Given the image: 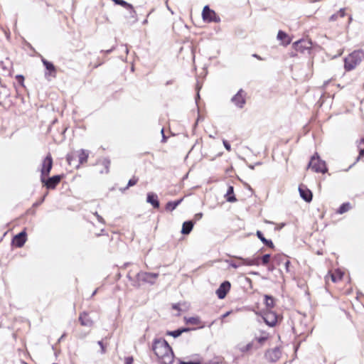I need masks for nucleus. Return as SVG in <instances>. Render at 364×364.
<instances>
[{"mask_svg":"<svg viewBox=\"0 0 364 364\" xmlns=\"http://www.w3.org/2000/svg\"><path fill=\"white\" fill-rule=\"evenodd\" d=\"M153 351L161 364H171L174 360V354L168 343H154Z\"/></svg>","mask_w":364,"mask_h":364,"instance_id":"1","label":"nucleus"},{"mask_svg":"<svg viewBox=\"0 0 364 364\" xmlns=\"http://www.w3.org/2000/svg\"><path fill=\"white\" fill-rule=\"evenodd\" d=\"M364 59V52L362 50H354L344 58V69L346 71L354 70Z\"/></svg>","mask_w":364,"mask_h":364,"instance_id":"2","label":"nucleus"},{"mask_svg":"<svg viewBox=\"0 0 364 364\" xmlns=\"http://www.w3.org/2000/svg\"><path fill=\"white\" fill-rule=\"evenodd\" d=\"M308 168H311L316 173H325L328 171L326 162L321 159L316 152L311 156Z\"/></svg>","mask_w":364,"mask_h":364,"instance_id":"3","label":"nucleus"},{"mask_svg":"<svg viewBox=\"0 0 364 364\" xmlns=\"http://www.w3.org/2000/svg\"><path fill=\"white\" fill-rule=\"evenodd\" d=\"M158 277V273L139 272L136 274V281L134 282L133 286L136 287H139L141 285L140 282L153 285L155 283V279Z\"/></svg>","mask_w":364,"mask_h":364,"instance_id":"4","label":"nucleus"},{"mask_svg":"<svg viewBox=\"0 0 364 364\" xmlns=\"http://www.w3.org/2000/svg\"><path fill=\"white\" fill-rule=\"evenodd\" d=\"M312 43L309 40L300 39L294 42L292 45L293 48L301 53H309L311 49Z\"/></svg>","mask_w":364,"mask_h":364,"instance_id":"5","label":"nucleus"},{"mask_svg":"<svg viewBox=\"0 0 364 364\" xmlns=\"http://www.w3.org/2000/svg\"><path fill=\"white\" fill-rule=\"evenodd\" d=\"M202 17L205 22H215L218 23L220 21V18L217 16L216 13L210 9L209 6H204L202 11Z\"/></svg>","mask_w":364,"mask_h":364,"instance_id":"6","label":"nucleus"},{"mask_svg":"<svg viewBox=\"0 0 364 364\" xmlns=\"http://www.w3.org/2000/svg\"><path fill=\"white\" fill-rule=\"evenodd\" d=\"M61 178L60 175H55L48 178H46V176H41V181L46 188L54 189L60 182Z\"/></svg>","mask_w":364,"mask_h":364,"instance_id":"7","label":"nucleus"},{"mask_svg":"<svg viewBox=\"0 0 364 364\" xmlns=\"http://www.w3.org/2000/svg\"><path fill=\"white\" fill-rule=\"evenodd\" d=\"M230 100L237 108L242 109L246 103V92L240 89Z\"/></svg>","mask_w":364,"mask_h":364,"instance_id":"8","label":"nucleus"},{"mask_svg":"<svg viewBox=\"0 0 364 364\" xmlns=\"http://www.w3.org/2000/svg\"><path fill=\"white\" fill-rule=\"evenodd\" d=\"M41 61L46 70V71L45 72V74H44L45 77L48 80H50L49 77H55L57 70H56V68L53 65V63L52 62L47 60L46 59H45L43 58L41 59Z\"/></svg>","mask_w":364,"mask_h":364,"instance_id":"9","label":"nucleus"},{"mask_svg":"<svg viewBox=\"0 0 364 364\" xmlns=\"http://www.w3.org/2000/svg\"><path fill=\"white\" fill-rule=\"evenodd\" d=\"M53 167V159L50 154H48L42 162L41 176H47L49 175Z\"/></svg>","mask_w":364,"mask_h":364,"instance_id":"10","label":"nucleus"},{"mask_svg":"<svg viewBox=\"0 0 364 364\" xmlns=\"http://www.w3.org/2000/svg\"><path fill=\"white\" fill-rule=\"evenodd\" d=\"M230 287L231 284L230 282L224 281L222 282L215 292L218 299H223L229 292Z\"/></svg>","mask_w":364,"mask_h":364,"instance_id":"11","label":"nucleus"},{"mask_svg":"<svg viewBox=\"0 0 364 364\" xmlns=\"http://www.w3.org/2000/svg\"><path fill=\"white\" fill-rule=\"evenodd\" d=\"M282 356V351L279 348H275L269 350L265 353V357L267 360L272 363H275L279 360Z\"/></svg>","mask_w":364,"mask_h":364,"instance_id":"12","label":"nucleus"},{"mask_svg":"<svg viewBox=\"0 0 364 364\" xmlns=\"http://www.w3.org/2000/svg\"><path fill=\"white\" fill-rule=\"evenodd\" d=\"M26 230H22L18 234L16 235L12 240V242L17 247H21L24 245L26 242Z\"/></svg>","mask_w":364,"mask_h":364,"instance_id":"13","label":"nucleus"},{"mask_svg":"<svg viewBox=\"0 0 364 364\" xmlns=\"http://www.w3.org/2000/svg\"><path fill=\"white\" fill-rule=\"evenodd\" d=\"M299 195L301 198L306 202L309 203L312 200L313 194L311 191L304 186L299 187Z\"/></svg>","mask_w":364,"mask_h":364,"instance_id":"14","label":"nucleus"},{"mask_svg":"<svg viewBox=\"0 0 364 364\" xmlns=\"http://www.w3.org/2000/svg\"><path fill=\"white\" fill-rule=\"evenodd\" d=\"M79 321L82 326L87 327H91L94 323L89 314L85 311L80 314Z\"/></svg>","mask_w":364,"mask_h":364,"instance_id":"15","label":"nucleus"},{"mask_svg":"<svg viewBox=\"0 0 364 364\" xmlns=\"http://www.w3.org/2000/svg\"><path fill=\"white\" fill-rule=\"evenodd\" d=\"M236 259H240L242 262V264L252 266L256 265L259 266L260 264V257H257L255 258H243L241 257H235Z\"/></svg>","mask_w":364,"mask_h":364,"instance_id":"16","label":"nucleus"},{"mask_svg":"<svg viewBox=\"0 0 364 364\" xmlns=\"http://www.w3.org/2000/svg\"><path fill=\"white\" fill-rule=\"evenodd\" d=\"M263 318L265 321V323L269 326H274L276 325L277 322V315L273 312H269L265 314V315L263 316Z\"/></svg>","mask_w":364,"mask_h":364,"instance_id":"17","label":"nucleus"},{"mask_svg":"<svg viewBox=\"0 0 364 364\" xmlns=\"http://www.w3.org/2000/svg\"><path fill=\"white\" fill-rule=\"evenodd\" d=\"M277 38L279 41H281V45L284 46H287L291 43V39L287 35V33L282 30L279 31Z\"/></svg>","mask_w":364,"mask_h":364,"instance_id":"18","label":"nucleus"},{"mask_svg":"<svg viewBox=\"0 0 364 364\" xmlns=\"http://www.w3.org/2000/svg\"><path fill=\"white\" fill-rule=\"evenodd\" d=\"M146 202L150 203L154 208H159L160 203L156 193L150 192L147 193Z\"/></svg>","mask_w":364,"mask_h":364,"instance_id":"19","label":"nucleus"},{"mask_svg":"<svg viewBox=\"0 0 364 364\" xmlns=\"http://www.w3.org/2000/svg\"><path fill=\"white\" fill-rule=\"evenodd\" d=\"M191 330H196V328H186V327L179 328L174 331H166L165 334L166 336H173V338H177L179 336H181L183 332H188Z\"/></svg>","mask_w":364,"mask_h":364,"instance_id":"20","label":"nucleus"},{"mask_svg":"<svg viewBox=\"0 0 364 364\" xmlns=\"http://www.w3.org/2000/svg\"><path fill=\"white\" fill-rule=\"evenodd\" d=\"M113 1L117 4V5H120L127 9L129 10V13H130V15L132 17H134L135 15H136V11L134 9V7L132 4L127 3V1H125L124 0H113Z\"/></svg>","mask_w":364,"mask_h":364,"instance_id":"21","label":"nucleus"},{"mask_svg":"<svg viewBox=\"0 0 364 364\" xmlns=\"http://www.w3.org/2000/svg\"><path fill=\"white\" fill-rule=\"evenodd\" d=\"M194 222L193 220H187L183 223L181 232L183 235H188L193 230Z\"/></svg>","mask_w":364,"mask_h":364,"instance_id":"22","label":"nucleus"},{"mask_svg":"<svg viewBox=\"0 0 364 364\" xmlns=\"http://www.w3.org/2000/svg\"><path fill=\"white\" fill-rule=\"evenodd\" d=\"M257 237L260 240V241L267 247L269 248H274V245L271 240L266 239L264 237L263 233L260 230H257L256 232Z\"/></svg>","mask_w":364,"mask_h":364,"instance_id":"23","label":"nucleus"},{"mask_svg":"<svg viewBox=\"0 0 364 364\" xmlns=\"http://www.w3.org/2000/svg\"><path fill=\"white\" fill-rule=\"evenodd\" d=\"M77 158H78V164H76L75 166L79 167L80 164H82L87 161L88 153L84 149H80V153L77 154Z\"/></svg>","mask_w":364,"mask_h":364,"instance_id":"24","label":"nucleus"},{"mask_svg":"<svg viewBox=\"0 0 364 364\" xmlns=\"http://www.w3.org/2000/svg\"><path fill=\"white\" fill-rule=\"evenodd\" d=\"M226 200L230 203H234L237 201V198L234 194V188L232 186H230L228 188L226 195H225Z\"/></svg>","mask_w":364,"mask_h":364,"instance_id":"25","label":"nucleus"},{"mask_svg":"<svg viewBox=\"0 0 364 364\" xmlns=\"http://www.w3.org/2000/svg\"><path fill=\"white\" fill-rule=\"evenodd\" d=\"M183 198H180L176 200L168 202L166 205V209L169 211H173V210H175L176 208V207L179 204H181V203L183 201Z\"/></svg>","mask_w":364,"mask_h":364,"instance_id":"26","label":"nucleus"},{"mask_svg":"<svg viewBox=\"0 0 364 364\" xmlns=\"http://www.w3.org/2000/svg\"><path fill=\"white\" fill-rule=\"evenodd\" d=\"M264 304L267 309H271L274 306V299L270 295H264Z\"/></svg>","mask_w":364,"mask_h":364,"instance_id":"27","label":"nucleus"},{"mask_svg":"<svg viewBox=\"0 0 364 364\" xmlns=\"http://www.w3.org/2000/svg\"><path fill=\"white\" fill-rule=\"evenodd\" d=\"M350 203H343L341 205V206L337 210V213L343 214L350 209Z\"/></svg>","mask_w":364,"mask_h":364,"instance_id":"28","label":"nucleus"},{"mask_svg":"<svg viewBox=\"0 0 364 364\" xmlns=\"http://www.w3.org/2000/svg\"><path fill=\"white\" fill-rule=\"evenodd\" d=\"M286 257H287V255H277L273 257V262L276 264L279 265L283 262L284 263V262L286 260L285 259Z\"/></svg>","mask_w":364,"mask_h":364,"instance_id":"29","label":"nucleus"},{"mask_svg":"<svg viewBox=\"0 0 364 364\" xmlns=\"http://www.w3.org/2000/svg\"><path fill=\"white\" fill-rule=\"evenodd\" d=\"M185 320H186V323H190V324H193V325H198V324H200V320L199 317H198V316H192V317H189V318H185Z\"/></svg>","mask_w":364,"mask_h":364,"instance_id":"30","label":"nucleus"},{"mask_svg":"<svg viewBox=\"0 0 364 364\" xmlns=\"http://www.w3.org/2000/svg\"><path fill=\"white\" fill-rule=\"evenodd\" d=\"M76 159H77V154H75L74 153L68 154L66 156L67 161L70 165H72L73 164V162L75 161H76Z\"/></svg>","mask_w":364,"mask_h":364,"instance_id":"31","label":"nucleus"},{"mask_svg":"<svg viewBox=\"0 0 364 364\" xmlns=\"http://www.w3.org/2000/svg\"><path fill=\"white\" fill-rule=\"evenodd\" d=\"M358 149L360 156H364V137L358 143Z\"/></svg>","mask_w":364,"mask_h":364,"instance_id":"32","label":"nucleus"},{"mask_svg":"<svg viewBox=\"0 0 364 364\" xmlns=\"http://www.w3.org/2000/svg\"><path fill=\"white\" fill-rule=\"evenodd\" d=\"M271 255L270 254H265L261 258V263L262 265H267L270 260Z\"/></svg>","mask_w":364,"mask_h":364,"instance_id":"33","label":"nucleus"},{"mask_svg":"<svg viewBox=\"0 0 364 364\" xmlns=\"http://www.w3.org/2000/svg\"><path fill=\"white\" fill-rule=\"evenodd\" d=\"M138 178H136L135 176L132 177L131 179L129 180L127 186L124 188V190L128 189L129 187H132L136 184L138 182Z\"/></svg>","mask_w":364,"mask_h":364,"instance_id":"34","label":"nucleus"},{"mask_svg":"<svg viewBox=\"0 0 364 364\" xmlns=\"http://www.w3.org/2000/svg\"><path fill=\"white\" fill-rule=\"evenodd\" d=\"M284 264L286 272L287 273L293 274V272L291 271V269L290 268V265H291L290 261L288 259H286Z\"/></svg>","mask_w":364,"mask_h":364,"instance_id":"35","label":"nucleus"},{"mask_svg":"<svg viewBox=\"0 0 364 364\" xmlns=\"http://www.w3.org/2000/svg\"><path fill=\"white\" fill-rule=\"evenodd\" d=\"M226 262L229 264L230 267H232L234 269H237L240 266V264H237L236 262L232 260H226Z\"/></svg>","mask_w":364,"mask_h":364,"instance_id":"36","label":"nucleus"},{"mask_svg":"<svg viewBox=\"0 0 364 364\" xmlns=\"http://www.w3.org/2000/svg\"><path fill=\"white\" fill-rule=\"evenodd\" d=\"M46 194H45L38 201H36V203H34L33 204V207H38V205H40L41 203H43V201L45 200V198H46Z\"/></svg>","mask_w":364,"mask_h":364,"instance_id":"37","label":"nucleus"},{"mask_svg":"<svg viewBox=\"0 0 364 364\" xmlns=\"http://www.w3.org/2000/svg\"><path fill=\"white\" fill-rule=\"evenodd\" d=\"M343 277V274L340 273L339 272V276L338 277H337L335 274H332L331 275V280L333 282H336L338 279H341Z\"/></svg>","mask_w":364,"mask_h":364,"instance_id":"38","label":"nucleus"},{"mask_svg":"<svg viewBox=\"0 0 364 364\" xmlns=\"http://www.w3.org/2000/svg\"><path fill=\"white\" fill-rule=\"evenodd\" d=\"M94 215L96 216V218H97V220H98L100 223H101L102 224H105V220L103 219V218H102L101 215H100L97 213V212H95V213H94Z\"/></svg>","mask_w":364,"mask_h":364,"instance_id":"39","label":"nucleus"},{"mask_svg":"<svg viewBox=\"0 0 364 364\" xmlns=\"http://www.w3.org/2000/svg\"><path fill=\"white\" fill-rule=\"evenodd\" d=\"M223 143L225 148L228 151H230L231 150V146H230V143L227 140H225V139L223 141Z\"/></svg>","mask_w":364,"mask_h":364,"instance_id":"40","label":"nucleus"},{"mask_svg":"<svg viewBox=\"0 0 364 364\" xmlns=\"http://www.w3.org/2000/svg\"><path fill=\"white\" fill-rule=\"evenodd\" d=\"M180 364H201V362L200 360L183 361V362H181Z\"/></svg>","mask_w":364,"mask_h":364,"instance_id":"41","label":"nucleus"},{"mask_svg":"<svg viewBox=\"0 0 364 364\" xmlns=\"http://www.w3.org/2000/svg\"><path fill=\"white\" fill-rule=\"evenodd\" d=\"M362 157H364V156H360V154L357 156L355 162L353 164H352L348 168L346 169V171H348L350 168H352L357 162H358L360 161V159L362 158Z\"/></svg>","mask_w":364,"mask_h":364,"instance_id":"42","label":"nucleus"},{"mask_svg":"<svg viewBox=\"0 0 364 364\" xmlns=\"http://www.w3.org/2000/svg\"><path fill=\"white\" fill-rule=\"evenodd\" d=\"M338 14H332L330 17H329V21H335L338 19Z\"/></svg>","mask_w":364,"mask_h":364,"instance_id":"43","label":"nucleus"},{"mask_svg":"<svg viewBox=\"0 0 364 364\" xmlns=\"http://www.w3.org/2000/svg\"><path fill=\"white\" fill-rule=\"evenodd\" d=\"M161 135H162L161 142L162 143H165L166 141V140H167V136L164 134V128L161 129Z\"/></svg>","mask_w":364,"mask_h":364,"instance_id":"44","label":"nucleus"},{"mask_svg":"<svg viewBox=\"0 0 364 364\" xmlns=\"http://www.w3.org/2000/svg\"><path fill=\"white\" fill-rule=\"evenodd\" d=\"M337 14H338V16L343 18L346 16V9H341Z\"/></svg>","mask_w":364,"mask_h":364,"instance_id":"45","label":"nucleus"},{"mask_svg":"<svg viewBox=\"0 0 364 364\" xmlns=\"http://www.w3.org/2000/svg\"><path fill=\"white\" fill-rule=\"evenodd\" d=\"M109 164H110V161L108 159H105L103 160V165L106 167L107 169H108ZM107 171H108V170H107Z\"/></svg>","mask_w":364,"mask_h":364,"instance_id":"46","label":"nucleus"},{"mask_svg":"<svg viewBox=\"0 0 364 364\" xmlns=\"http://www.w3.org/2000/svg\"><path fill=\"white\" fill-rule=\"evenodd\" d=\"M16 77L19 83L23 82L24 77L22 75H18Z\"/></svg>","mask_w":364,"mask_h":364,"instance_id":"47","label":"nucleus"},{"mask_svg":"<svg viewBox=\"0 0 364 364\" xmlns=\"http://www.w3.org/2000/svg\"><path fill=\"white\" fill-rule=\"evenodd\" d=\"M153 341L158 342V341H166L165 340V338H164V337L158 336H156V337L153 340Z\"/></svg>","mask_w":364,"mask_h":364,"instance_id":"48","label":"nucleus"},{"mask_svg":"<svg viewBox=\"0 0 364 364\" xmlns=\"http://www.w3.org/2000/svg\"><path fill=\"white\" fill-rule=\"evenodd\" d=\"M203 217V213H196L195 215H194V219L196 220H199L202 218Z\"/></svg>","mask_w":364,"mask_h":364,"instance_id":"49","label":"nucleus"},{"mask_svg":"<svg viewBox=\"0 0 364 364\" xmlns=\"http://www.w3.org/2000/svg\"><path fill=\"white\" fill-rule=\"evenodd\" d=\"M133 358L132 357H127L125 359V364H132Z\"/></svg>","mask_w":364,"mask_h":364,"instance_id":"50","label":"nucleus"},{"mask_svg":"<svg viewBox=\"0 0 364 364\" xmlns=\"http://www.w3.org/2000/svg\"><path fill=\"white\" fill-rule=\"evenodd\" d=\"M172 308H173V309H176V310H178V311H180V310H181V309H180V307H179V304H173L172 305Z\"/></svg>","mask_w":364,"mask_h":364,"instance_id":"51","label":"nucleus"},{"mask_svg":"<svg viewBox=\"0 0 364 364\" xmlns=\"http://www.w3.org/2000/svg\"><path fill=\"white\" fill-rule=\"evenodd\" d=\"M114 48L113 47V48H110L109 50H101V52L102 53H105L107 54H109V53H110L114 50Z\"/></svg>","mask_w":364,"mask_h":364,"instance_id":"52","label":"nucleus"},{"mask_svg":"<svg viewBox=\"0 0 364 364\" xmlns=\"http://www.w3.org/2000/svg\"><path fill=\"white\" fill-rule=\"evenodd\" d=\"M252 57H253V58H257V59H258V60H263V59H262L259 55H258L257 54H255H255H252Z\"/></svg>","mask_w":364,"mask_h":364,"instance_id":"53","label":"nucleus"},{"mask_svg":"<svg viewBox=\"0 0 364 364\" xmlns=\"http://www.w3.org/2000/svg\"><path fill=\"white\" fill-rule=\"evenodd\" d=\"M122 46L124 48V51L127 54L129 53V49L127 48V45H122Z\"/></svg>","mask_w":364,"mask_h":364,"instance_id":"54","label":"nucleus"},{"mask_svg":"<svg viewBox=\"0 0 364 364\" xmlns=\"http://www.w3.org/2000/svg\"><path fill=\"white\" fill-rule=\"evenodd\" d=\"M127 279H128L129 281H131V282H132V281H133V278L132 277V276H131L130 273H128V274H127Z\"/></svg>","mask_w":364,"mask_h":364,"instance_id":"55","label":"nucleus"},{"mask_svg":"<svg viewBox=\"0 0 364 364\" xmlns=\"http://www.w3.org/2000/svg\"><path fill=\"white\" fill-rule=\"evenodd\" d=\"M274 269V267L273 265H271L268 267L269 271H273Z\"/></svg>","mask_w":364,"mask_h":364,"instance_id":"56","label":"nucleus"},{"mask_svg":"<svg viewBox=\"0 0 364 364\" xmlns=\"http://www.w3.org/2000/svg\"><path fill=\"white\" fill-rule=\"evenodd\" d=\"M230 314V311L226 312L225 314H224L223 315V318H225V317H226V316H228Z\"/></svg>","mask_w":364,"mask_h":364,"instance_id":"57","label":"nucleus"},{"mask_svg":"<svg viewBox=\"0 0 364 364\" xmlns=\"http://www.w3.org/2000/svg\"><path fill=\"white\" fill-rule=\"evenodd\" d=\"M250 274H254V275H258L259 274V273L257 272H250Z\"/></svg>","mask_w":364,"mask_h":364,"instance_id":"58","label":"nucleus"},{"mask_svg":"<svg viewBox=\"0 0 364 364\" xmlns=\"http://www.w3.org/2000/svg\"><path fill=\"white\" fill-rule=\"evenodd\" d=\"M264 340H265L264 338H260L258 339V341L259 342L264 341Z\"/></svg>","mask_w":364,"mask_h":364,"instance_id":"59","label":"nucleus"},{"mask_svg":"<svg viewBox=\"0 0 364 364\" xmlns=\"http://www.w3.org/2000/svg\"><path fill=\"white\" fill-rule=\"evenodd\" d=\"M63 338V335L61 336L58 339V342H60L61 341V339Z\"/></svg>","mask_w":364,"mask_h":364,"instance_id":"60","label":"nucleus"},{"mask_svg":"<svg viewBox=\"0 0 364 364\" xmlns=\"http://www.w3.org/2000/svg\"><path fill=\"white\" fill-rule=\"evenodd\" d=\"M96 292H97V289L93 291L91 296H93L94 295H95Z\"/></svg>","mask_w":364,"mask_h":364,"instance_id":"61","label":"nucleus"},{"mask_svg":"<svg viewBox=\"0 0 364 364\" xmlns=\"http://www.w3.org/2000/svg\"><path fill=\"white\" fill-rule=\"evenodd\" d=\"M250 347H251V344H248V345L247 346V350H249Z\"/></svg>","mask_w":364,"mask_h":364,"instance_id":"62","label":"nucleus"},{"mask_svg":"<svg viewBox=\"0 0 364 364\" xmlns=\"http://www.w3.org/2000/svg\"><path fill=\"white\" fill-rule=\"evenodd\" d=\"M249 167H250L251 169H253V168H254V166H252V165H250Z\"/></svg>","mask_w":364,"mask_h":364,"instance_id":"63","label":"nucleus"},{"mask_svg":"<svg viewBox=\"0 0 364 364\" xmlns=\"http://www.w3.org/2000/svg\"><path fill=\"white\" fill-rule=\"evenodd\" d=\"M99 343L100 344V346H101L102 348H103V345H102V343H103L100 342Z\"/></svg>","mask_w":364,"mask_h":364,"instance_id":"64","label":"nucleus"}]
</instances>
